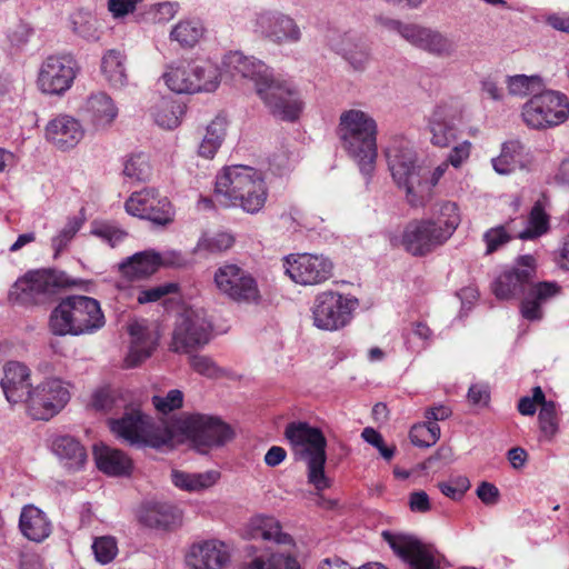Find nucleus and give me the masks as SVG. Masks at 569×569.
<instances>
[{
	"label": "nucleus",
	"mask_w": 569,
	"mask_h": 569,
	"mask_svg": "<svg viewBox=\"0 0 569 569\" xmlns=\"http://www.w3.org/2000/svg\"><path fill=\"white\" fill-rule=\"evenodd\" d=\"M286 273L302 286H316L329 280L333 263L323 254H290L284 260Z\"/></svg>",
	"instance_id": "obj_18"
},
{
	"label": "nucleus",
	"mask_w": 569,
	"mask_h": 569,
	"mask_svg": "<svg viewBox=\"0 0 569 569\" xmlns=\"http://www.w3.org/2000/svg\"><path fill=\"white\" fill-rule=\"evenodd\" d=\"M560 293L561 286L556 281H531L520 303L521 316L529 321L541 320L542 306Z\"/></svg>",
	"instance_id": "obj_26"
},
{
	"label": "nucleus",
	"mask_w": 569,
	"mask_h": 569,
	"mask_svg": "<svg viewBox=\"0 0 569 569\" xmlns=\"http://www.w3.org/2000/svg\"><path fill=\"white\" fill-rule=\"evenodd\" d=\"M361 436L365 441L376 447L386 460H390L393 457L395 448L387 447L383 442L382 436L373 428H365Z\"/></svg>",
	"instance_id": "obj_61"
},
{
	"label": "nucleus",
	"mask_w": 569,
	"mask_h": 569,
	"mask_svg": "<svg viewBox=\"0 0 569 569\" xmlns=\"http://www.w3.org/2000/svg\"><path fill=\"white\" fill-rule=\"evenodd\" d=\"M204 33L202 23L198 20L180 21L170 32V38L181 47L192 48Z\"/></svg>",
	"instance_id": "obj_47"
},
{
	"label": "nucleus",
	"mask_w": 569,
	"mask_h": 569,
	"mask_svg": "<svg viewBox=\"0 0 569 569\" xmlns=\"http://www.w3.org/2000/svg\"><path fill=\"white\" fill-rule=\"evenodd\" d=\"M212 325L203 309L188 308L177 318L172 332L171 349L189 353L204 347L211 339Z\"/></svg>",
	"instance_id": "obj_10"
},
{
	"label": "nucleus",
	"mask_w": 569,
	"mask_h": 569,
	"mask_svg": "<svg viewBox=\"0 0 569 569\" xmlns=\"http://www.w3.org/2000/svg\"><path fill=\"white\" fill-rule=\"evenodd\" d=\"M129 335L131 342L129 353L124 361L128 368H133L152 355L158 345L159 335L154 328L150 327L144 321L130 323Z\"/></svg>",
	"instance_id": "obj_25"
},
{
	"label": "nucleus",
	"mask_w": 569,
	"mask_h": 569,
	"mask_svg": "<svg viewBox=\"0 0 569 569\" xmlns=\"http://www.w3.org/2000/svg\"><path fill=\"white\" fill-rule=\"evenodd\" d=\"M410 44L439 58H449L457 51V44L447 34L417 24Z\"/></svg>",
	"instance_id": "obj_28"
},
{
	"label": "nucleus",
	"mask_w": 569,
	"mask_h": 569,
	"mask_svg": "<svg viewBox=\"0 0 569 569\" xmlns=\"http://www.w3.org/2000/svg\"><path fill=\"white\" fill-rule=\"evenodd\" d=\"M158 252L144 250L128 257L119 263L121 273L129 279H143L152 276L160 268Z\"/></svg>",
	"instance_id": "obj_34"
},
{
	"label": "nucleus",
	"mask_w": 569,
	"mask_h": 569,
	"mask_svg": "<svg viewBox=\"0 0 569 569\" xmlns=\"http://www.w3.org/2000/svg\"><path fill=\"white\" fill-rule=\"evenodd\" d=\"M184 112L183 106L179 102L162 98L153 108V118L159 127L173 129L180 124V119Z\"/></svg>",
	"instance_id": "obj_44"
},
{
	"label": "nucleus",
	"mask_w": 569,
	"mask_h": 569,
	"mask_svg": "<svg viewBox=\"0 0 569 569\" xmlns=\"http://www.w3.org/2000/svg\"><path fill=\"white\" fill-rule=\"evenodd\" d=\"M239 569H301L296 556L286 551L259 555L244 561Z\"/></svg>",
	"instance_id": "obj_40"
},
{
	"label": "nucleus",
	"mask_w": 569,
	"mask_h": 569,
	"mask_svg": "<svg viewBox=\"0 0 569 569\" xmlns=\"http://www.w3.org/2000/svg\"><path fill=\"white\" fill-rule=\"evenodd\" d=\"M331 47L357 71L365 70L370 60L368 44L355 36L342 34Z\"/></svg>",
	"instance_id": "obj_32"
},
{
	"label": "nucleus",
	"mask_w": 569,
	"mask_h": 569,
	"mask_svg": "<svg viewBox=\"0 0 569 569\" xmlns=\"http://www.w3.org/2000/svg\"><path fill=\"white\" fill-rule=\"evenodd\" d=\"M219 292L243 303H259L261 300L257 280L247 270L233 263L220 266L213 276Z\"/></svg>",
	"instance_id": "obj_13"
},
{
	"label": "nucleus",
	"mask_w": 569,
	"mask_h": 569,
	"mask_svg": "<svg viewBox=\"0 0 569 569\" xmlns=\"http://www.w3.org/2000/svg\"><path fill=\"white\" fill-rule=\"evenodd\" d=\"M84 221L86 218L83 216L69 218L63 228L51 239V246L54 250L56 257L68 247L78 231L82 228Z\"/></svg>",
	"instance_id": "obj_52"
},
{
	"label": "nucleus",
	"mask_w": 569,
	"mask_h": 569,
	"mask_svg": "<svg viewBox=\"0 0 569 569\" xmlns=\"http://www.w3.org/2000/svg\"><path fill=\"white\" fill-rule=\"evenodd\" d=\"M90 282L76 279L64 271L53 269L33 270L18 279L11 295L26 305H40L49 301L61 289L77 287L89 291Z\"/></svg>",
	"instance_id": "obj_6"
},
{
	"label": "nucleus",
	"mask_w": 569,
	"mask_h": 569,
	"mask_svg": "<svg viewBox=\"0 0 569 569\" xmlns=\"http://www.w3.org/2000/svg\"><path fill=\"white\" fill-rule=\"evenodd\" d=\"M342 149L358 164L363 176L370 177L378 156L376 119L361 109H349L339 117L337 128Z\"/></svg>",
	"instance_id": "obj_2"
},
{
	"label": "nucleus",
	"mask_w": 569,
	"mask_h": 569,
	"mask_svg": "<svg viewBox=\"0 0 569 569\" xmlns=\"http://www.w3.org/2000/svg\"><path fill=\"white\" fill-rule=\"evenodd\" d=\"M284 438L299 459L307 462L309 483L318 491L329 488L330 480L325 473L327 440L322 431L307 422L292 421L286 426Z\"/></svg>",
	"instance_id": "obj_5"
},
{
	"label": "nucleus",
	"mask_w": 569,
	"mask_h": 569,
	"mask_svg": "<svg viewBox=\"0 0 569 569\" xmlns=\"http://www.w3.org/2000/svg\"><path fill=\"white\" fill-rule=\"evenodd\" d=\"M548 230L549 216L546 213L542 203L538 201L530 211L528 227L521 230L517 237L521 240H531L545 234Z\"/></svg>",
	"instance_id": "obj_48"
},
{
	"label": "nucleus",
	"mask_w": 569,
	"mask_h": 569,
	"mask_svg": "<svg viewBox=\"0 0 569 569\" xmlns=\"http://www.w3.org/2000/svg\"><path fill=\"white\" fill-rule=\"evenodd\" d=\"M190 366L198 373L210 378L217 377L219 373L217 365L207 356H192L190 358Z\"/></svg>",
	"instance_id": "obj_63"
},
{
	"label": "nucleus",
	"mask_w": 569,
	"mask_h": 569,
	"mask_svg": "<svg viewBox=\"0 0 569 569\" xmlns=\"http://www.w3.org/2000/svg\"><path fill=\"white\" fill-rule=\"evenodd\" d=\"M227 129V120L216 117L207 127L206 134L199 144V154L206 159H212L220 148Z\"/></svg>",
	"instance_id": "obj_43"
},
{
	"label": "nucleus",
	"mask_w": 569,
	"mask_h": 569,
	"mask_svg": "<svg viewBox=\"0 0 569 569\" xmlns=\"http://www.w3.org/2000/svg\"><path fill=\"white\" fill-rule=\"evenodd\" d=\"M506 86L510 96L525 98L538 94L543 83L539 76L515 74L506 78Z\"/></svg>",
	"instance_id": "obj_45"
},
{
	"label": "nucleus",
	"mask_w": 569,
	"mask_h": 569,
	"mask_svg": "<svg viewBox=\"0 0 569 569\" xmlns=\"http://www.w3.org/2000/svg\"><path fill=\"white\" fill-rule=\"evenodd\" d=\"M111 431L130 445H149L152 442L154 426L152 419L140 409L127 410L119 419L109 421Z\"/></svg>",
	"instance_id": "obj_21"
},
{
	"label": "nucleus",
	"mask_w": 569,
	"mask_h": 569,
	"mask_svg": "<svg viewBox=\"0 0 569 569\" xmlns=\"http://www.w3.org/2000/svg\"><path fill=\"white\" fill-rule=\"evenodd\" d=\"M246 537L253 540L271 541L283 547H295L292 537L281 530L280 522L271 516L257 515L246 527Z\"/></svg>",
	"instance_id": "obj_29"
},
{
	"label": "nucleus",
	"mask_w": 569,
	"mask_h": 569,
	"mask_svg": "<svg viewBox=\"0 0 569 569\" xmlns=\"http://www.w3.org/2000/svg\"><path fill=\"white\" fill-rule=\"evenodd\" d=\"M92 233L107 241L111 247H114L126 237V232L107 223L96 226L92 229Z\"/></svg>",
	"instance_id": "obj_62"
},
{
	"label": "nucleus",
	"mask_w": 569,
	"mask_h": 569,
	"mask_svg": "<svg viewBox=\"0 0 569 569\" xmlns=\"http://www.w3.org/2000/svg\"><path fill=\"white\" fill-rule=\"evenodd\" d=\"M448 168V162L445 161L429 172H426L422 167L418 176V181L416 182L413 190L411 189L409 204L411 207L426 206L432 198L433 188L439 183Z\"/></svg>",
	"instance_id": "obj_35"
},
{
	"label": "nucleus",
	"mask_w": 569,
	"mask_h": 569,
	"mask_svg": "<svg viewBox=\"0 0 569 569\" xmlns=\"http://www.w3.org/2000/svg\"><path fill=\"white\" fill-rule=\"evenodd\" d=\"M44 136L58 150L67 151L74 148L84 137L80 121L69 114H58L46 126Z\"/></svg>",
	"instance_id": "obj_23"
},
{
	"label": "nucleus",
	"mask_w": 569,
	"mask_h": 569,
	"mask_svg": "<svg viewBox=\"0 0 569 569\" xmlns=\"http://www.w3.org/2000/svg\"><path fill=\"white\" fill-rule=\"evenodd\" d=\"M180 429L200 450L222 446L233 437L230 426L220 418L201 413L183 417Z\"/></svg>",
	"instance_id": "obj_14"
},
{
	"label": "nucleus",
	"mask_w": 569,
	"mask_h": 569,
	"mask_svg": "<svg viewBox=\"0 0 569 569\" xmlns=\"http://www.w3.org/2000/svg\"><path fill=\"white\" fill-rule=\"evenodd\" d=\"M539 426L542 435L551 439L558 431L557 408L553 401L543 403L539 411Z\"/></svg>",
	"instance_id": "obj_54"
},
{
	"label": "nucleus",
	"mask_w": 569,
	"mask_h": 569,
	"mask_svg": "<svg viewBox=\"0 0 569 569\" xmlns=\"http://www.w3.org/2000/svg\"><path fill=\"white\" fill-rule=\"evenodd\" d=\"M220 478V473L216 470H208L203 472H184L180 470H172L171 480L173 485L184 491L197 492L206 490L214 486Z\"/></svg>",
	"instance_id": "obj_39"
},
{
	"label": "nucleus",
	"mask_w": 569,
	"mask_h": 569,
	"mask_svg": "<svg viewBox=\"0 0 569 569\" xmlns=\"http://www.w3.org/2000/svg\"><path fill=\"white\" fill-rule=\"evenodd\" d=\"M124 210L132 217L160 226L170 223L173 217L171 202L154 188L132 192L124 202Z\"/></svg>",
	"instance_id": "obj_16"
},
{
	"label": "nucleus",
	"mask_w": 569,
	"mask_h": 569,
	"mask_svg": "<svg viewBox=\"0 0 569 569\" xmlns=\"http://www.w3.org/2000/svg\"><path fill=\"white\" fill-rule=\"evenodd\" d=\"M521 117L526 126L535 130L560 126L569 118L568 99L557 91H540L523 103Z\"/></svg>",
	"instance_id": "obj_8"
},
{
	"label": "nucleus",
	"mask_w": 569,
	"mask_h": 569,
	"mask_svg": "<svg viewBox=\"0 0 569 569\" xmlns=\"http://www.w3.org/2000/svg\"><path fill=\"white\" fill-rule=\"evenodd\" d=\"M159 268H183L188 264L187 257L179 250L158 252Z\"/></svg>",
	"instance_id": "obj_64"
},
{
	"label": "nucleus",
	"mask_w": 569,
	"mask_h": 569,
	"mask_svg": "<svg viewBox=\"0 0 569 569\" xmlns=\"http://www.w3.org/2000/svg\"><path fill=\"white\" fill-rule=\"evenodd\" d=\"M189 569H226L231 561V548L219 539L194 542L186 553Z\"/></svg>",
	"instance_id": "obj_22"
},
{
	"label": "nucleus",
	"mask_w": 569,
	"mask_h": 569,
	"mask_svg": "<svg viewBox=\"0 0 569 569\" xmlns=\"http://www.w3.org/2000/svg\"><path fill=\"white\" fill-rule=\"evenodd\" d=\"M192 72L200 84L199 91L211 92L218 88L221 74L218 67L212 62L192 63Z\"/></svg>",
	"instance_id": "obj_51"
},
{
	"label": "nucleus",
	"mask_w": 569,
	"mask_h": 569,
	"mask_svg": "<svg viewBox=\"0 0 569 569\" xmlns=\"http://www.w3.org/2000/svg\"><path fill=\"white\" fill-rule=\"evenodd\" d=\"M19 529L28 540L42 542L51 535L52 525L41 509L33 505H27L20 512Z\"/></svg>",
	"instance_id": "obj_30"
},
{
	"label": "nucleus",
	"mask_w": 569,
	"mask_h": 569,
	"mask_svg": "<svg viewBox=\"0 0 569 569\" xmlns=\"http://www.w3.org/2000/svg\"><path fill=\"white\" fill-rule=\"evenodd\" d=\"M86 116L97 130L106 129L116 120L118 108L108 94L98 92L88 98Z\"/></svg>",
	"instance_id": "obj_33"
},
{
	"label": "nucleus",
	"mask_w": 569,
	"mask_h": 569,
	"mask_svg": "<svg viewBox=\"0 0 569 569\" xmlns=\"http://www.w3.org/2000/svg\"><path fill=\"white\" fill-rule=\"evenodd\" d=\"M511 239L505 226H499L489 229L483 234V240L487 244L486 252L492 253L498 250L501 246L506 244Z\"/></svg>",
	"instance_id": "obj_59"
},
{
	"label": "nucleus",
	"mask_w": 569,
	"mask_h": 569,
	"mask_svg": "<svg viewBox=\"0 0 569 569\" xmlns=\"http://www.w3.org/2000/svg\"><path fill=\"white\" fill-rule=\"evenodd\" d=\"M77 71V62L71 56H49L39 70V88L44 93L61 96L71 88Z\"/></svg>",
	"instance_id": "obj_17"
},
{
	"label": "nucleus",
	"mask_w": 569,
	"mask_h": 569,
	"mask_svg": "<svg viewBox=\"0 0 569 569\" xmlns=\"http://www.w3.org/2000/svg\"><path fill=\"white\" fill-rule=\"evenodd\" d=\"M53 451L70 469H80L87 460L83 446L70 436L57 438L53 442Z\"/></svg>",
	"instance_id": "obj_41"
},
{
	"label": "nucleus",
	"mask_w": 569,
	"mask_h": 569,
	"mask_svg": "<svg viewBox=\"0 0 569 569\" xmlns=\"http://www.w3.org/2000/svg\"><path fill=\"white\" fill-rule=\"evenodd\" d=\"M69 383L49 378L38 383L26 398L27 413L34 420H49L69 402Z\"/></svg>",
	"instance_id": "obj_12"
},
{
	"label": "nucleus",
	"mask_w": 569,
	"mask_h": 569,
	"mask_svg": "<svg viewBox=\"0 0 569 569\" xmlns=\"http://www.w3.org/2000/svg\"><path fill=\"white\" fill-rule=\"evenodd\" d=\"M106 323L98 300L87 296H69L52 310L49 329L54 336L91 335Z\"/></svg>",
	"instance_id": "obj_4"
},
{
	"label": "nucleus",
	"mask_w": 569,
	"mask_h": 569,
	"mask_svg": "<svg viewBox=\"0 0 569 569\" xmlns=\"http://www.w3.org/2000/svg\"><path fill=\"white\" fill-rule=\"evenodd\" d=\"M140 520L150 528L169 529L180 520L178 509L166 502H151L142 507Z\"/></svg>",
	"instance_id": "obj_37"
},
{
	"label": "nucleus",
	"mask_w": 569,
	"mask_h": 569,
	"mask_svg": "<svg viewBox=\"0 0 569 569\" xmlns=\"http://www.w3.org/2000/svg\"><path fill=\"white\" fill-rule=\"evenodd\" d=\"M357 298L335 290L316 295L310 308L312 325L322 331H338L347 327L358 308Z\"/></svg>",
	"instance_id": "obj_7"
},
{
	"label": "nucleus",
	"mask_w": 569,
	"mask_h": 569,
	"mask_svg": "<svg viewBox=\"0 0 569 569\" xmlns=\"http://www.w3.org/2000/svg\"><path fill=\"white\" fill-rule=\"evenodd\" d=\"M459 208L456 202L439 203L433 218L416 219L403 229L401 247L413 257H425L442 247L460 224Z\"/></svg>",
	"instance_id": "obj_1"
},
{
	"label": "nucleus",
	"mask_w": 569,
	"mask_h": 569,
	"mask_svg": "<svg viewBox=\"0 0 569 569\" xmlns=\"http://www.w3.org/2000/svg\"><path fill=\"white\" fill-rule=\"evenodd\" d=\"M123 176L133 182H144L151 177L149 159L143 153L131 154L124 160Z\"/></svg>",
	"instance_id": "obj_50"
},
{
	"label": "nucleus",
	"mask_w": 569,
	"mask_h": 569,
	"mask_svg": "<svg viewBox=\"0 0 569 569\" xmlns=\"http://www.w3.org/2000/svg\"><path fill=\"white\" fill-rule=\"evenodd\" d=\"M223 66L231 76H239L253 82L256 92L272 76V70L261 60L253 57H247L242 52L233 51L226 54Z\"/></svg>",
	"instance_id": "obj_24"
},
{
	"label": "nucleus",
	"mask_w": 569,
	"mask_h": 569,
	"mask_svg": "<svg viewBox=\"0 0 569 569\" xmlns=\"http://www.w3.org/2000/svg\"><path fill=\"white\" fill-rule=\"evenodd\" d=\"M32 33V28L27 23L20 22L12 27L7 34L11 49L21 51L28 44Z\"/></svg>",
	"instance_id": "obj_56"
},
{
	"label": "nucleus",
	"mask_w": 569,
	"mask_h": 569,
	"mask_svg": "<svg viewBox=\"0 0 569 569\" xmlns=\"http://www.w3.org/2000/svg\"><path fill=\"white\" fill-rule=\"evenodd\" d=\"M233 243L234 237L230 232H207L199 238L193 251L206 254L220 253L230 249Z\"/></svg>",
	"instance_id": "obj_46"
},
{
	"label": "nucleus",
	"mask_w": 569,
	"mask_h": 569,
	"mask_svg": "<svg viewBox=\"0 0 569 569\" xmlns=\"http://www.w3.org/2000/svg\"><path fill=\"white\" fill-rule=\"evenodd\" d=\"M381 536L393 552L409 563L410 569H441L440 560L412 536L387 530L382 531Z\"/></svg>",
	"instance_id": "obj_20"
},
{
	"label": "nucleus",
	"mask_w": 569,
	"mask_h": 569,
	"mask_svg": "<svg viewBox=\"0 0 569 569\" xmlns=\"http://www.w3.org/2000/svg\"><path fill=\"white\" fill-rule=\"evenodd\" d=\"M216 193L234 207L254 214L263 207L268 189L262 174L247 166L226 167L216 178Z\"/></svg>",
	"instance_id": "obj_3"
},
{
	"label": "nucleus",
	"mask_w": 569,
	"mask_h": 569,
	"mask_svg": "<svg viewBox=\"0 0 569 569\" xmlns=\"http://www.w3.org/2000/svg\"><path fill=\"white\" fill-rule=\"evenodd\" d=\"M183 393L178 389L170 390L164 397L153 396L152 405L157 411L166 415L182 407Z\"/></svg>",
	"instance_id": "obj_55"
},
{
	"label": "nucleus",
	"mask_w": 569,
	"mask_h": 569,
	"mask_svg": "<svg viewBox=\"0 0 569 569\" xmlns=\"http://www.w3.org/2000/svg\"><path fill=\"white\" fill-rule=\"evenodd\" d=\"M536 277V259L522 256L517 266L502 271L492 283V291L500 300L516 299L527 293L528 287Z\"/></svg>",
	"instance_id": "obj_19"
},
{
	"label": "nucleus",
	"mask_w": 569,
	"mask_h": 569,
	"mask_svg": "<svg viewBox=\"0 0 569 569\" xmlns=\"http://www.w3.org/2000/svg\"><path fill=\"white\" fill-rule=\"evenodd\" d=\"M101 70L113 87H123L127 83L126 56L117 49L108 50L101 60Z\"/></svg>",
	"instance_id": "obj_42"
},
{
	"label": "nucleus",
	"mask_w": 569,
	"mask_h": 569,
	"mask_svg": "<svg viewBox=\"0 0 569 569\" xmlns=\"http://www.w3.org/2000/svg\"><path fill=\"white\" fill-rule=\"evenodd\" d=\"M91 548L96 560L101 565L111 562L118 555V543L112 536L94 538Z\"/></svg>",
	"instance_id": "obj_53"
},
{
	"label": "nucleus",
	"mask_w": 569,
	"mask_h": 569,
	"mask_svg": "<svg viewBox=\"0 0 569 569\" xmlns=\"http://www.w3.org/2000/svg\"><path fill=\"white\" fill-rule=\"evenodd\" d=\"M177 290L178 286L176 283H163L149 289L140 290L137 300L140 305L156 302L160 300L162 297L176 292Z\"/></svg>",
	"instance_id": "obj_58"
},
{
	"label": "nucleus",
	"mask_w": 569,
	"mask_h": 569,
	"mask_svg": "<svg viewBox=\"0 0 569 569\" xmlns=\"http://www.w3.org/2000/svg\"><path fill=\"white\" fill-rule=\"evenodd\" d=\"M253 32L263 40L277 44L298 43L302 32L296 20L278 10H266L256 14Z\"/></svg>",
	"instance_id": "obj_15"
},
{
	"label": "nucleus",
	"mask_w": 569,
	"mask_h": 569,
	"mask_svg": "<svg viewBox=\"0 0 569 569\" xmlns=\"http://www.w3.org/2000/svg\"><path fill=\"white\" fill-rule=\"evenodd\" d=\"M429 129L433 146L445 148L456 139L452 110L448 104H438L433 109L429 118Z\"/></svg>",
	"instance_id": "obj_31"
},
{
	"label": "nucleus",
	"mask_w": 569,
	"mask_h": 569,
	"mask_svg": "<svg viewBox=\"0 0 569 569\" xmlns=\"http://www.w3.org/2000/svg\"><path fill=\"white\" fill-rule=\"evenodd\" d=\"M93 455L99 470L109 476H124L132 468L131 460L118 449L103 445L94 446Z\"/></svg>",
	"instance_id": "obj_36"
},
{
	"label": "nucleus",
	"mask_w": 569,
	"mask_h": 569,
	"mask_svg": "<svg viewBox=\"0 0 569 569\" xmlns=\"http://www.w3.org/2000/svg\"><path fill=\"white\" fill-rule=\"evenodd\" d=\"M1 388L10 403H26L28 392L31 391L29 368L21 362H7L3 367Z\"/></svg>",
	"instance_id": "obj_27"
},
{
	"label": "nucleus",
	"mask_w": 569,
	"mask_h": 569,
	"mask_svg": "<svg viewBox=\"0 0 569 569\" xmlns=\"http://www.w3.org/2000/svg\"><path fill=\"white\" fill-rule=\"evenodd\" d=\"M379 23L389 31H393L399 33L406 41L411 42L412 36L415 33L416 23H403L400 20L380 17L378 19Z\"/></svg>",
	"instance_id": "obj_60"
},
{
	"label": "nucleus",
	"mask_w": 569,
	"mask_h": 569,
	"mask_svg": "<svg viewBox=\"0 0 569 569\" xmlns=\"http://www.w3.org/2000/svg\"><path fill=\"white\" fill-rule=\"evenodd\" d=\"M438 488L446 497L458 500L470 488V481L467 477L459 476L448 482H440Z\"/></svg>",
	"instance_id": "obj_57"
},
{
	"label": "nucleus",
	"mask_w": 569,
	"mask_h": 569,
	"mask_svg": "<svg viewBox=\"0 0 569 569\" xmlns=\"http://www.w3.org/2000/svg\"><path fill=\"white\" fill-rule=\"evenodd\" d=\"M386 158L395 183L405 191L409 203L411 189L413 190L422 168L412 143L403 138H393L386 149Z\"/></svg>",
	"instance_id": "obj_11"
},
{
	"label": "nucleus",
	"mask_w": 569,
	"mask_h": 569,
	"mask_svg": "<svg viewBox=\"0 0 569 569\" xmlns=\"http://www.w3.org/2000/svg\"><path fill=\"white\" fill-rule=\"evenodd\" d=\"M270 114L274 118L295 122L303 110V101L296 86L280 77L272 76L257 91Z\"/></svg>",
	"instance_id": "obj_9"
},
{
	"label": "nucleus",
	"mask_w": 569,
	"mask_h": 569,
	"mask_svg": "<svg viewBox=\"0 0 569 569\" xmlns=\"http://www.w3.org/2000/svg\"><path fill=\"white\" fill-rule=\"evenodd\" d=\"M522 151V144L518 140L507 141L502 144L501 152L492 159V167L499 174L511 173L518 163Z\"/></svg>",
	"instance_id": "obj_49"
},
{
	"label": "nucleus",
	"mask_w": 569,
	"mask_h": 569,
	"mask_svg": "<svg viewBox=\"0 0 569 569\" xmlns=\"http://www.w3.org/2000/svg\"><path fill=\"white\" fill-rule=\"evenodd\" d=\"M167 87L176 93L199 92L200 84L193 77L192 63L170 66L163 74Z\"/></svg>",
	"instance_id": "obj_38"
}]
</instances>
